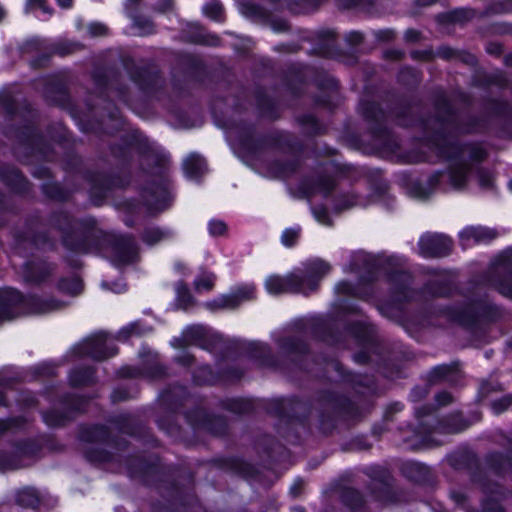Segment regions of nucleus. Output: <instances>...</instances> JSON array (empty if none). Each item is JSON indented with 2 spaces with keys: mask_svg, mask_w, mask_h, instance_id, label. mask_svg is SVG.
Instances as JSON below:
<instances>
[{
  "mask_svg": "<svg viewBox=\"0 0 512 512\" xmlns=\"http://www.w3.org/2000/svg\"><path fill=\"white\" fill-rule=\"evenodd\" d=\"M83 458L96 468L116 466L114 472H125L132 481L147 488H154L169 502L178 504L182 512H226L209 510L195 489V474L189 468L176 463H165L157 454L148 450H81Z\"/></svg>",
  "mask_w": 512,
  "mask_h": 512,
  "instance_id": "1",
  "label": "nucleus"
},
{
  "mask_svg": "<svg viewBox=\"0 0 512 512\" xmlns=\"http://www.w3.org/2000/svg\"><path fill=\"white\" fill-rule=\"evenodd\" d=\"M330 266L322 260L308 264L304 274L292 273L286 277L271 275L265 280L266 291L271 295L285 292L307 294L317 288L319 281L328 274Z\"/></svg>",
  "mask_w": 512,
  "mask_h": 512,
  "instance_id": "2",
  "label": "nucleus"
},
{
  "mask_svg": "<svg viewBox=\"0 0 512 512\" xmlns=\"http://www.w3.org/2000/svg\"><path fill=\"white\" fill-rule=\"evenodd\" d=\"M475 451L454 450L447 456L448 463L454 470L467 471L471 482L478 485L483 493L499 494L502 488L501 484L489 478Z\"/></svg>",
  "mask_w": 512,
  "mask_h": 512,
  "instance_id": "3",
  "label": "nucleus"
},
{
  "mask_svg": "<svg viewBox=\"0 0 512 512\" xmlns=\"http://www.w3.org/2000/svg\"><path fill=\"white\" fill-rule=\"evenodd\" d=\"M213 463L218 469L231 475L240 477L246 481L259 484H264L265 482V475L263 471L256 465L240 457H219L214 459Z\"/></svg>",
  "mask_w": 512,
  "mask_h": 512,
  "instance_id": "4",
  "label": "nucleus"
},
{
  "mask_svg": "<svg viewBox=\"0 0 512 512\" xmlns=\"http://www.w3.org/2000/svg\"><path fill=\"white\" fill-rule=\"evenodd\" d=\"M57 450H0V472L29 468Z\"/></svg>",
  "mask_w": 512,
  "mask_h": 512,
  "instance_id": "5",
  "label": "nucleus"
},
{
  "mask_svg": "<svg viewBox=\"0 0 512 512\" xmlns=\"http://www.w3.org/2000/svg\"><path fill=\"white\" fill-rule=\"evenodd\" d=\"M468 154L472 159L479 160L483 157L484 152L481 148H476L469 152L466 150L461 152V159L453 163L448 175L450 183L454 188L460 189L466 185L468 174L471 171L470 166L464 161Z\"/></svg>",
  "mask_w": 512,
  "mask_h": 512,
  "instance_id": "6",
  "label": "nucleus"
},
{
  "mask_svg": "<svg viewBox=\"0 0 512 512\" xmlns=\"http://www.w3.org/2000/svg\"><path fill=\"white\" fill-rule=\"evenodd\" d=\"M451 247V240L440 234H426L419 240L420 253L424 257L443 256Z\"/></svg>",
  "mask_w": 512,
  "mask_h": 512,
  "instance_id": "7",
  "label": "nucleus"
},
{
  "mask_svg": "<svg viewBox=\"0 0 512 512\" xmlns=\"http://www.w3.org/2000/svg\"><path fill=\"white\" fill-rule=\"evenodd\" d=\"M485 462L488 469L499 478L512 474V450H505V453L491 450L485 456Z\"/></svg>",
  "mask_w": 512,
  "mask_h": 512,
  "instance_id": "8",
  "label": "nucleus"
},
{
  "mask_svg": "<svg viewBox=\"0 0 512 512\" xmlns=\"http://www.w3.org/2000/svg\"><path fill=\"white\" fill-rule=\"evenodd\" d=\"M400 472L408 481L418 485H429L434 479L431 469L419 462H404L400 467Z\"/></svg>",
  "mask_w": 512,
  "mask_h": 512,
  "instance_id": "9",
  "label": "nucleus"
},
{
  "mask_svg": "<svg viewBox=\"0 0 512 512\" xmlns=\"http://www.w3.org/2000/svg\"><path fill=\"white\" fill-rule=\"evenodd\" d=\"M340 503L350 512H365L367 500L365 495L353 486H340L338 490Z\"/></svg>",
  "mask_w": 512,
  "mask_h": 512,
  "instance_id": "10",
  "label": "nucleus"
},
{
  "mask_svg": "<svg viewBox=\"0 0 512 512\" xmlns=\"http://www.w3.org/2000/svg\"><path fill=\"white\" fill-rule=\"evenodd\" d=\"M370 495L376 502L382 504H399L405 501V493L402 489H396L393 482L369 486Z\"/></svg>",
  "mask_w": 512,
  "mask_h": 512,
  "instance_id": "11",
  "label": "nucleus"
},
{
  "mask_svg": "<svg viewBox=\"0 0 512 512\" xmlns=\"http://www.w3.org/2000/svg\"><path fill=\"white\" fill-rule=\"evenodd\" d=\"M85 350L96 360H103L117 353L112 340L104 334L89 339L85 343Z\"/></svg>",
  "mask_w": 512,
  "mask_h": 512,
  "instance_id": "12",
  "label": "nucleus"
},
{
  "mask_svg": "<svg viewBox=\"0 0 512 512\" xmlns=\"http://www.w3.org/2000/svg\"><path fill=\"white\" fill-rule=\"evenodd\" d=\"M255 288L251 284H243L235 288V290L227 295H223L214 304L218 308H235L244 301L254 297Z\"/></svg>",
  "mask_w": 512,
  "mask_h": 512,
  "instance_id": "13",
  "label": "nucleus"
},
{
  "mask_svg": "<svg viewBox=\"0 0 512 512\" xmlns=\"http://www.w3.org/2000/svg\"><path fill=\"white\" fill-rule=\"evenodd\" d=\"M15 503L26 509H38L42 502L40 491L34 486H23L14 494Z\"/></svg>",
  "mask_w": 512,
  "mask_h": 512,
  "instance_id": "14",
  "label": "nucleus"
},
{
  "mask_svg": "<svg viewBox=\"0 0 512 512\" xmlns=\"http://www.w3.org/2000/svg\"><path fill=\"white\" fill-rule=\"evenodd\" d=\"M459 235L464 246L487 242L495 238V232L492 229L480 226L464 228Z\"/></svg>",
  "mask_w": 512,
  "mask_h": 512,
  "instance_id": "15",
  "label": "nucleus"
},
{
  "mask_svg": "<svg viewBox=\"0 0 512 512\" xmlns=\"http://www.w3.org/2000/svg\"><path fill=\"white\" fill-rule=\"evenodd\" d=\"M137 256L135 243L131 239H123L113 250V262L116 265H125L132 262Z\"/></svg>",
  "mask_w": 512,
  "mask_h": 512,
  "instance_id": "16",
  "label": "nucleus"
},
{
  "mask_svg": "<svg viewBox=\"0 0 512 512\" xmlns=\"http://www.w3.org/2000/svg\"><path fill=\"white\" fill-rule=\"evenodd\" d=\"M186 176L191 180L199 179L206 170L205 160L198 154H190L183 163Z\"/></svg>",
  "mask_w": 512,
  "mask_h": 512,
  "instance_id": "17",
  "label": "nucleus"
},
{
  "mask_svg": "<svg viewBox=\"0 0 512 512\" xmlns=\"http://www.w3.org/2000/svg\"><path fill=\"white\" fill-rule=\"evenodd\" d=\"M210 331L202 325H192L183 331V341L185 344L204 345L206 337Z\"/></svg>",
  "mask_w": 512,
  "mask_h": 512,
  "instance_id": "18",
  "label": "nucleus"
},
{
  "mask_svg": "<svg viewBox=\"0 0 512 512\" xmlns=\"http://www.w3.org/2000/svg\"><path fill=\"white\" fill-rule=\"evenodd\" d=\"M172 233L169 230L166 229H160V228H149L145 231L143 235V241L147 245H156L158 243L165 242L169 239H171Z\"/></svg>",
  "mask_w": 512,
  "mask_h": 512,
  "instance_id": "19",
  "label": "nucleus"
},
{
  "mask_svg": "<svg viewBox=\"0 0 512 512\" xmlns=\"http://www.w3.org/2000/svg\"><path fill=\"white\" fill-rule=\"evenodd\" d=\"M365 474L375 482H378L379 484H385L386 482H393L394 478L391 474V472L381 466H372L365 471Z\"/></svg>",
  "mask_w": 512,
  "mask_h": 512,
  "instance_id": "20",
  "label": "nucleus"
},
{
  "mask_svg": "<svg viewBox=\"0 0 512 512\" xmlns=\"http://www.w3.org/2000/svg\"><path fill=\"white\" fill-rule=\"evenodd\" d=\"M258 457L262 460H265L266 463L263 465V467L269 471H275L277 468V465L274 463V459L282 454V452H290L291 450H257Z\"/></svg>",
  "mask_w": 512,
  "mask_h": 512,
  "instance_id": "21",
  "label": "nucleus"
},
{
  "mask_svg": "<svg viewBox=\"0 0 512 512\" xmlns=\"http://www.w3.org/2000/svg\"><path fill=\"white\" fill-rule=\"evenodd\" d=\"M215 283V275L210 272H203L194 281V288L197 292L209 291Z\"/></svg>",
  "mask_w": 512,
  "mask_h": 512,
  "instance_id": "22",
  "label": "nucleus"
},
{
  "mask_svg": "<svg viewBox=\"0 0 512 512\" xmlns=\"http://www.w3.org/2000/svg\"><path fill=\"white\" fill-rule=\"evenodd\" d=\"M60 289L64 293L75 296L82 292L83 284L79 278H72L69 280H63L60 284Z\"/></svg>",
  "mask_w": 512,
  "mask_h": 512,
  "instance_id": "23",
  "label": "nucleus"
},
{
  "mask_svg": "<svg viewBox=\"0 0 512 512\" xmlns=\"http://www.w3.org/2000/svg\"><path fill=\"white\" fill-rule=\"evenodd\" d=\"M482 512H506L500 502L492 497H488L481 502ZM467 512H478L475 509H467Z\"/></svg>",
  "mask_w": 512,
  "mask_h": 512,
  "instance_id": "24",
  "label": "nucleus"
},
{
  "mask_svg": "<svg viewBox=\"0 0 512 512\" xmlns=\"http://www.w3.org/2000/svg\"><path fill=\"white\" fill-rule=\"evenodd\" d=\"M203 13L213 20H219L222 14V5L218 1H210L203 6Z\"/></svg>",
  "mask_w": 512,
  "mask_h": 512,
  "instance_id": "25",
  "label": "nucleus"
},
{
  "mask_svg": "<svg viewBox=\"0 0 512 512\" xmlns=\"http://www.w3.org/2000/svg\"><path fill=\"white\" fill-rule=\"evenodd\" d=\"M145 333V330L140 326L139 323H131L125 327H123L119 333H118V337L120 339H126L128 338L130 335L132 334H136V335H142Z\"/></svg>",
  "mask_w": 512,
  "mask_h": 512,
  "instance_id": "26",
  "label": "nucleus"
},
{
  "mask_svg": "<svg viewBox=\"0 0 512 512\" xmlns=\"http://www.w3.org/2000/svg\"><path fill=\"white\" fill-rule=\"evenodd\" d=\"M26 12H41L42 14H50L49 8L45 4V0H27Z\"/></svg>",
  "mask_w": 512,
  "mask_h": 512,
  "instance_id": "27",
  "label": "nucleus"
},
{
  "mask_svg": "<svg viewBox=\"0 0 512 512\" xmlns=\"http://www.w3.org/2000/svg\"><path fill=\"white\" fill-rule=\"evenodd\" d=\"M92 372L90 370L75 371L70 375V382L73 385H82L91 380Z\"/></svg>",
  "mask_w": 512,
  "mask_h": 512,
  "instance_id": "28",
  "label": "nucleus"
},
{
  "mask_svg": "<svg viewBox=\"0 0 512 512\" xmlns=\"http://www.w3.org/2000/svg\"><path fill=\"white\" fill-rule=\"evenodd\" d=\"M452 421H453V424L449 423L447 426V430L452 433L459 432V431L465 429L466 427H468V425H469V423L466 422L462 418L461 415L453 416Z\"/></svg>",
  "mask_w": 512,
  "mask_h": 512,
  "instance_id": "29",
  "label": "nucleus"
},
{
  "mask_svg": "<svg viewBox=\"0 0 512 512\" xmlns=\"http://www.w3.org/2000/svg\"><path fill=\"white\" fill-rule=\"evenodd\" d=\"M298 236L299 231L297 229H286L282 234L281 241L283 245L290 247L296 242Z\"/></svg>",
  "mask_w": 512,
  "mask_h": 512,
  "instance_id": "30",
  "label": "nucleus"
},
{
  "mask_svg": "<svg viewBox=\"0 0 512 512\" xmlns=\"http://www.w3.org/2000/svg\"><path fill=\"white\" fill-rule=\"evenodd\" d=\"M209 232L213 236H221L226 232V224L220 220H212L209 222Z\"/></svg>",
  "mask_w": 512,
  "mask_h": 512,
  "instance_id": "31",
  "label": "nucleus"
},
{
  "mask_svg": "<svg viewBox=\"0 0 512 512\" xmlns=\"http://www.w3.org/2000/svg\"><path fill=\"white\" fill-rule=\"evenodd\" d=\"M305 481L302 477H297L290 486L289 494L292 498H298L304 489Z\"/></svg>",
  "mask_w": 512,
  "mask_h": 512,
  "instance_id": "32",
  "label": "nucleus"
},
{
  "mask_svg": "<svg viewBox=\"0 0 512 512\" xmlns=\"http://www.w3.org/2000/svg\"><path fill=\"white\" fill-rule=\"evenodd\" d=\"M479 185L483 188H489L493 185V176L490 172L484 170L477 171Z\"/></svg>",
  "mask_w": 512,
  "mask_h": 512,
  "instance_id": "33",
  "label": "nucleus"
},
{
  "mask_svg": "<svg viewBox=\"0 0 512 512\" xmlns=\"http://www.w3.org/2000/svg\"><path fill=\"white\" fill-rule=\"evenodd\" d=\"M451 497L456 505L463 509L465 512H467V509H471L469 506H467L468 497L465 493L453 492Z\"/></svg>",
  "mask_w": 512,
  "mask_h": 512,
  "instance_id": "34",
  "label": "nucleus"
},
{
  "mask_svg": "<svg viewBox=\"0 0 512 512\" xmlns=\"http://www.w3.org/2000/svg\"><path fill=\"white\" fill-rule=\"evenodd\" d=\"M44 422L49 426H57L64 422V417L60 414L47 412L43 415Z\"/></svg>",
  "mask_w": 512,
  "mask_h": 512,
  "instance_id": "35",
  "label": "nucleus"
},
{
  "mask_svg": "<svg viewBox=\"0 0 512 512\" xmlns=\"http://www.w3.org/2000/svg\"><path fill=\"white\" fill-rule=\"evenodd\" d=\"M314 216L316 220L322 225H329L331 223L330 216L324 208L314 209Z\"/></svg>",
  "mask_w": 512,
  "mask_h": 512,
  "instance_id": "36",
  "label": "nucleus"
},
{
  "mask_svg": "<svg viewBox=\"0 0 512 512\" xmlns=\"http://www.w3.org/2000/svg\"><path fill=\"white\" fill-rule=\"evenodd\" d=\"M63 306V303L51 300L45 302L41 305V307L36 311L37 313H48L50 311L56 310Z\"/></svg>",
  "mask_w": 512,
  "mask_h": 512,
  "instance_id": "37",
  "label": "nucleus"
},
{
  "mask_svg": "<svg viewBox=\"0 0 512 512\" xmlns=\"http://www.w3.org/2000/svg\"><path fill=\"white\" fill-rule=\"evenodd\" d=\"M335 290L338 294H343V295H354L355 292H354V288L351 286L350 283L348 282H339L336 287H335Z\"/></svg>",
  "mask_w": 512,
  "mask_h": 512,
  "instance_id": "38",
  "label": "nucleus"
},
{
  "mask_svg": "<svg viewBox=\"0 0 512 512\" xmlns=\"http://www.w3.org/2000/svg\"><path fill=\"white\" fill-rule=\"evenodd\" d=\"M88 31L92 36H101L105 34L106 27L101 23H92L89 25Z\"/></svg>",
  "mask_w": 512,
  "mask_h": 512,
  "instance_id": "39",
  "label": "nucleus"
},
{
  "mask_svg": "<svg viewBox=\"0 0 512 512\" xmlns=\"http://www.w3.org/2000/svg\"><path fill=\"white\" fill-rule=\"evenodd\" d=\"M152 512H182V510L179 511L167 504L157 502L152 505Z\"/></svg>",
  "mask_w": 512,
  "mask_h": 512,
  "instance_id": "40",
  "label": "nucleus"
},
{
  "mask_svg": "<svg viewBox=\"0 0 512 512\" xmlns=\"http://www.w3.org/2000/svg\"><path fill=\"white\" fill-rule=\"evenodd\" d=\"M135 28L139 35H145L152 32V26L149 22H146L145 26H141L138 22H135Z\"/></svg>",
  "mask_w": 512,
  "mask_h": 512,
  "instance_id": "41",
  "label": "nucleus"
},
{
  "mask_svg": "<svg viewBox=\"0 0 512 512\" xmlns=\"http://www.w3.org/2000/svg\"><path fill=\"white\" fill-rule=\"evenodd\" d=\"M500 404H501V407H498L497 403L493 404V409L496 413H499V412L503 411L504 409H506L511 404V399L505 398V399L501 400Z\"/></svg>",
  "mask_w": 512,
  "mask_h": 512,
  "instance_id": "42",
  "label": "nucleus"
},
{
  "mask_svg": "<svg viewBox=\"0 0 512 512\" xmlns=\"http://www.w3.org/2000/svg\"><path fill=\"white\" fill-rule=\"evenodd\" d=\"M327 456L328 455H324L321 460L311 458L307 463L308 469L309 470L317 469L321 465V463L326 459Z\"/></svg>",
  "mask_w": 512,
  "mask_h": 512,
  "instance_id": "43",
  "label": "nucleus"
},
{
  "mask_svg": "<svg viewBox=\"0 0 512 512\" xmlns=\"http://www.w3.org/2000/svg\"><path fill=\"white\" fill-rule=\"evenodd\" d=\"M177 294H178L179 299L182 302H184V303L190 302V296L186 293V289L185 288L178 287Z\"/></svg>",
  "mask_w": 512,
  "mask_h": 512,
  "instance_id": "44",
  "label": "nucleus"
},
{
  "mask_svg": "<svg viewBox=\"0 0 512 512\" xmlns=\"http://www.w3.org/2000/svg\"><path fill=\"white\" fill-rule=\"evenodd\" d=\"M11 427V421L10 420H3L0 419V434L7 431Z\"/></svg>",
  "mask_w": 512,
  "mask_h": 512,
  "instance_id": "45",
  "label": "nucleus"
},
{
  "mask_svg": "<svg viewBox=\"0 0 512 512\" xmlns=\"http://www.w3.org/2000/svg\"><path fill=\"white\" fill-rule=\"evenodd\" d=\"M451 397L448 393H442L438 396L437 400L440 404L444 405L450 401Z\"/></svg>",
  "mask_w": 512,
  "mask_h": 512,
  "instance_id": "46",
  "label": "nucleus"
},
{
  "mask_svg": "<svg viewBox=\"0 0 512 512\" xmlns=\"http://www.w3.org/2000/svg\"><path fill=\"white\" fill-rule=\"evenodd\" d=\"M498 289H499V291H500L503 295L508 296V297H512V288H510V287H506V286H504V285H500V286L498 287Z\"/></svg>",
  "mask_w": 512,
  "mask_h": 512,
  "instance_id": "47",
  "label": "nucleus"
},
{
  "mask_svg": "<svg viewBox=\"0 0 512 512\" xmlns=\"http://www.w3.org/2000/svg\"><path fill=\"white\" fill-rule=\"evenodd\" d=\"M61 8L68 9L72 6V0H56Z\"/></svg>",
  "mask_w": 512,
  "mask_h": 512,
  "instance_id": "48",
  "label": "nucleus"
},
{
  "mask_svg": "<svg viewBox=\"0 0 512 512\" xmlns=\"http://www.w3.org/2000/svg\"><path fill=\"white\" fill-rule=\"evenodd\" d=\"M160 5L162 10H167L172 6V0H161Z\"/></svg>",
  "mask_w": 512,
  "mask_h": 512,
  "instance_id": "49",
  "label": "nucleus"
},
{
  "mask_svg": "<svg viewBox=\"0 0 512 512\" xmlns=\"http://www.w3.org/2000/svg\"><path fill=\"white\" fill-rule=\"evenodd\" d=\"M333 184L331 181H328L327 184H324L323 186H321L319 189L324 193H328V191L332 188Z\"/></svg>",
  "mask_w": 512,
  "mask_h": 512,
  "instance_id": "50",
  "label": "nucleus"
},
{
  "mask_svg": "<svg viewBox=\"0 0 512 512\" xmlns=\"http://www.w3.org/2000/svg\"><path fill=\"white\" fill-rule=\"evenodd\" d=\"M290 512H307L306 508L301 505H296L290 508Z\"/></svg>",
  "mask_w": 512,
  "mask_h": 512,
  "instance_id": "51",
  "label": "nucleus"
},
{
  "mask_svg": "<svg viewBox=\"0 0 512 512\" xmlns=\"http://www.w3.org/2000/svg\"><path fill=\"white\" fill-rule=\"evenodd\" d=\"M428 194H429V192H426V191L415 192V196L419 197V198H424V197L428 196Z\"/></svg>",
  "mask_w": 512,
  "mask_h": 512,
  "instance_id": "52",
  "label": "nucleus"
},
{
  "mask_svg": "<svg viewBox=\"0 0 512 512\" xmlns=\"http://www.w3.org/2000/svg\"><path fill=\"white\" fill-rule=\"evenodd\" d=\"M447 370H448V368H447V367H445V366H441V367H438V368L436 369V371H437V372H439V373H440L441 375H443V376L446 374Z\"/></svg>",
  "mask_w": 512,
  "mask_h": 512,
  "instance_id": "53",
  "label": "nucleus"
},
{
  "mask_svg": "<svg viewBox=\"0 0 512 512\" xmlns=\"http://www.w3.org/2000/svg\"><path fill=\"white\" fill-rule=\"evenodd\" d=\"M420 1H421L423 4H425V5H429V4L433 3V2H435L436 0H420Z\"/></svg>",
  "mask_w": 512,
  "mask_h": 512,
  "instance_id": "54",
  "label": "nucleus"
},
{
  "mask_svg": "<svg viewBox=\"0 0 512 512\" xmlns=\"http://www.w3.org/2000/svg\"><path fill=\"white\" fill-rule=\"evenodd\" d=\"M5 11L2 7H0V20L4 17Z\"/></svg>",
  "mask_w": 512,
  "mask_h": 512,
  "instance_id": "55",
  "label": "nucleus"
},
{
  "mask_svg": "<svg viewBox=\"0 0 512 512\" xmlns=\"http://www.w3.org/2000/svg\"><path fill=\"white\" fill-rule=\"evenodd\" d=\"M5 404L4 398L2 394L0 393V405Z\"/></svg>",
  "mask_w": 512,
  "mask_h": 512,
  "instance_id": "56",
  "label": "nucleus"
},
{
  "mask_svg": "<svg viewBox=\"0 0 512 512\" xmlns=\"http://www.w3.org/2000/svg\"><path fill=\"white\" fill-rule=\"evenodd\" d=\"M508 188L512 192V179L508 182Z\"/></svg>",
  "mask_w": 512,
  "mask_h": 512,
  "instance_id": "57",
  "label": "nucleus"
},
{
  "mask_svg": "<svg viewBox=\"0 0 512 512\" xmlns=\"http://www.w3.org/2000/svg\"><path fill=\"white\" fill-rule=\"evenodd\" d=\"M127 1H128L129 3H131V4H135V3H137L139 0H127Z\"/></svg>",
  "mask_w": 512,
  "mask_h": 512,
  "instance_id": "58",
  "label": "nucleus"
},
{
  "mask_svg": "<svg viewBox=\"0 0 512 512\" xmlns=\"http://www.w3.org/2000/svg\"><path fill=\"white\" fill-rule=\"evenodd\" d=\"M175 267L180 269L182 268V264H176Z\"/></svg>",
  "mask_w": 512,
  "mask_h": 512,
  "instance_id": "59",
  "label": "nucleus"
},
{
  "mask_svg": "<svg viewBox=\"0 0 512 512\" xmlns=\"http://www.w3.org/2000/svg\"><path fill=\"white\" fill-rule=\"evenodd\" d=\"M123 290H124V287H121V288L117 289L116 292H121Z\"/></svg>",
  "mask_w": 512,
  "mask_h": 512,
  "instance_id": "60",
  "label": "nucleus"
}]
</instances>
